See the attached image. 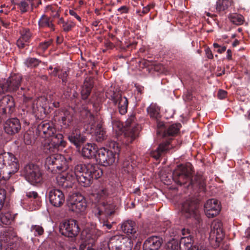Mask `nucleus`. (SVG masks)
<instances>
[{"instance_id":"7c9ffc66","label":"nucleus","mask_w":250,"mask_h":250,"mask_svg":"<svg viewBox=\"0 0 250 250\" xmlns=\"http://www.w3.org/2000/svg\"><path fill=\"white\" fill-rule=\"evenodd\" d=\"M87 169L90 171L91 176H92V179L95 178L97 179L101 177L103 174V170L99 167L98 165L93 164H88Z\"/></svg>"},{"instance_id":"6ab92c4d","label":"nucleus","mask_w":250,"mask_h":250,"mask_svg":"<svg viewBox=\"0 0 250 250\" xmlns=\"http://www.w3.org/2000/svg\"><path fill=\"white\" fill-rule=\"evenodd\" d=\"M113 206L103 202L96 206L93 209V212L96 216L99 218L103 213L107 216H110L114 213Z\"/></svg>"},{"instance_id":"473e14b6","label":"nucleus","mask_w":250,"mask_h":250,"mask_svg":"<svg viewBox=\"0 0 250 250\" xmlns=\"http://www.w3.org/2000/svg\"><path fill=\"white\" fill-rule=\"evenodd\" d=\"M181 125L179 124H173L169 126V127L164 131V136H174L177 134L180 129Z\"/></svg>"},{"instance_id":"c03bdc74","label":"nucleus","mask_w":250,"mask_h":250,"mask_svg":"<svg viewBox=\"0 0 250 250\" xmlns=\"http://www.w3.org/2000/svg\"><path fill=\"white\" fill-rule=\"evenodd\" d=\"M16 236V234L15 232L11 233L9 231H6L2 235V239L5 242L10 243L11 240Z\"/></svg>"},{"instance_id":"37998d69","label":"nucleus","mask_w":250,"mask_h":250,"mask_svg":"<svg viewBox=\"0 0 250 250\" xmlns=\"http://www.w3.org/2000/svg\"><path fill=\"white\" fill-rule=\"evenodd\" d=\"M93 79L89 77V78H87L85 80L82 87L84 89H88L90 91H91V89L93 88Z\"/></svg>"},{"instance_id":"c9c22d12","label":"nucleus","mask_w":250,"mask_h":250,"mask_svg":"<svg viewBox=\"0 0 250 250\" xmlns=\"http://www.w3.org/2000/svg\"><path fill=\"white\" fill-rule=\"evenodd\" d=\"M229 19L231 22L237 25H242L244 22V18L240 14L236 13L231 14L229 16Z\"/></svg>"},{"instance_id":"bb28decb","label":"nucleus","mask_w":250,"mask_h":250,"mask_svg":"<svg viewBox=\"0 0 250 250\" xmlns=\"http://www.w3.org/2000/svg\"><path fill=\"white\" fill-rule=\"evenodd\" d=\"M139 130L137 127L127 129L124 133V142L126 145L131 143L138 136Z\"/></svg>"},{"instance_id":"680f3d73","label":"nucleus","mask_w":250,"mask_h":250,"mask_svg":"<svg viewBox=\"0 0 250 250\" xmlns=\"http://www.w3.org/2000/svg\"><path fill=\"white\" fill-rule=\"evenodd\" d=\"M69 13L74 16L75 18H76V19H77L79 21H81V17L78 16L77 13L75 12V11H74L73 10H71V9H69Z\"/></svg>"},{"instance_id":"72a5a7b5","label":"nucleus","mask_w":250,"mask_h":250,"mask_svg":"<svg viewBox=\"0 0 250 250\" xmlns=\"http://www.w3.org/2000/svg\"><path fill=\"white\" fill-rule=\"evenodd\" d=\"M40 28L53 27V24L51 19L45 15H43L38 22Z\"/></svg>"},{"instance_id":"0e129e2a","label":"nucleus","mask_w":250,"mask_h":250,"mask_svg":"<svg viewBox=\"0 0 250 250\" xmlns=\"http://www.w3.org/2000/svg\"><path fill=\"white\" fill-rule=\"evenodd\" d=\"M86 115L90 118L92 125H93L96 118L89 111H87Z\"/></svg>"},{"instance_id":"09e8293b","label":"nucleus","mask_w":250,"mask_h":250,"mask_svg":"<svg viewBox=\"0 0 250 250\" xmlns=\"http://www.w3.org/2000/svg\"><path fill=\"white\" fill-rule=\"evenodd\" d=\"M227 1L226 0H219L216 4V9L219 11H224L227 8Z\"/></svg>"},{"instance_id":"39448f33","label":"nucleus","mask_w":250,"mask_h":250,"mask_svg":"<svg viewBox=\"0 0 250 250\" xmlns=\"http://www.w3.org/2000/svg\"><path fill=\"white\" fill-rule=\"evenodd\" d=\"M4 167L8 174H14L19 170L18 160L13 154L8 152L0 154V169Z\"/></svg>"},{"instance_id":"4d7b16f0","label":"nucleus","mask_w":250,"mask_h":250,"mask_svg":"<svg viewBox=\"0 0 250 250\" xmlns=\"http://www.w3.org/2000/svg\"><path fill=\"white\" fill-rule=\"evenodd\" d=\"M227 91L224 90H219L217 94L218 98L220 99H223L227 97Z\"/></svg>"},{"instance_id":"338daca9","label":"nucleus","mask_w":250,"mask_h":250,"mask_svg":"<svg viewBox=\"0 0 250 250\" xmlns=\"http://www.w3.org/2000/svg\"><path fill=\"white\" fill-rule=\"evenodd\" d=\"M226 49L227 48L225 46H221L220 48L217 49V52L219 54H221L224 52L226 50Z\"/></svg>"},{"instance_id":"69168bd1","label":"nucleus","mask_w":250,"mask_h":250,"mask_svg":"<svg viewBox=\"0 0 250 250\" xmlns=\"http://www.w3.org/2000/svg\"><path fill=\"white\" fill-rule=\"evenodd\" d=\"M232 52L230 49H228L227 51V59L230 61L232 60Z\"/></svg>"},{"instance_id":"c85d7f7f","label":"nucleus","mask_w":250,"mask_h":250,"mask_svg":"<svg viewBox=\"0 0 250 250\" xmlns=\"http://www.w3.org/2000/svg\"><path fill=\"white\" fill-rule=\"evenodd\" d=\"M193 239L190 236L183 237L181 238L180 243L179 247L181 250H190L194 247H196L195 246H193Z\"/></svg>"},{"instance_id":"6e6d98bb","label":"nucleus","mask_w":250,"mask_h":250,"mask_svg":"<svg viewBox=\"0 0 250 250\" xmlns=\"http://www.w3.org/2000/svg\"><path fill=\"white\" fill-rule=\"evenodd\" d=\"M75 24L72 22H67L65 24H63V31H70L73 27H74Z\"/></svg>"},{"instance_id":"ea45409f","label":"nucleus","mask_w":250,"mask_h":250,"mask_svg":"<svg viewBox=\"0 0 250 250\" xmlns=\"http://www.w3.org/2000/svg\"><path fill=\"white\" fill-rule=\"evenodd\" d=\"M40 61L34 58H28L26 59L24 63L27 67H34L38 66L40 63Z\"/></svg>"},{"instance_id":"f03ea898","label":"nucleus","mask_w":250,"mask_h":250,"mask_svg":"<svg viewBox=\"0 0 250 250\" xmlns=\"http://www.w3.org/2000/svg\"><path fill=\"white\" fill-rule=\"evenodd\" d=\"M107 245L109 250H131L133 242L127 236L116 234L109 239Z\"/></svg>"},{"instance_id":"bf43d9fd","label":"nucleus","mask_w":250,"mask_h":250,"mask_svg":"<svg viewBox=\"0 0 250 250\" xmlns=\"http://www.w3.org/2000/svg\"><path fill=\"white\" fill-rule=\"evenodd\" d=\"M205 52L206 56L208 59H212L213 58V55L209 48H207L205 49Z\"/></svg>"},{"instance_id":"4c0bfd02","label":"nucleus","mask_w":250,"mask_h":250,"mask_svg":"<svg viewBox=\"0 0 250 250\" xmlns=\"http://www.w3.org/2000/svg\"><path fill=\"white\" fill-rule=\"evenodd\" d=\"M20 9L21 13L27 11L29 6V1L28 0H22L20 2L15 3Z\"/></svg>"},{"instance_id":"7ed1b4c3","label":"nucleus","mask_w":250,"mask_h":250,"mask_svg":"<svg viewBox=\"0 0 250 250\" xmlns=\"http://www.w3.org/2000/svg\"><path fill=\"white\" fill-rule=\"evenodd\" d=\"M67 206L70 210L79 213L85 211L87 203L83 196L75 192L69 195L67 199Z\"/></svg>"},{"instance_id":"412c9836","label":"nucleus","mask_w":250,"mask_h":250,"mask_svg":"<svg viewBox=\"0 0 250 250\" xmlns=\"http://www.w3.org/2000/svg\"><path fill=\"white\" fill-rule=\"evenodd\" d=\"M162 239L159 237L152 236L147 238L143 244L144 250H158L161 246Z\"/></svg>"},{"instance_id":"de8ad7c7","label":"nucleus","mask_w":250,"mask_h":250,"mask_svg":"<svg viewBox=\"0 0 250 250\" xmlns=\"http://www.w3.org/2000/svg\"><path fill=\"white\" fill-rule=\"evenodd\" d=\"M222 224L219 221H214L211 225V228L214 230H216V233H218L219 232H221L223 233V231L221 229Z\"/></svg>"},{"instance_id":"2f4dec72","label":"nucleus","mask_w":250,"mask_h":250,"mask_svg":"<svg viewBox=\"0 0 250 250\" xmlns=\"http://www.w3.org/2000/svg\"><path fill=\"white\" fill-rule=\"evenodd\" d=\"M107 155H106V157L104 159H106L105 161L102 162V164L104 166H108L113 164L116 160V155H118L117 152H113L112 150H108Z\"/></svg>"},{"instance_id":"393cba45","label":"nucleus","mask_w":250,"mask_h":250,"mask_svg":"<svg viewBox=\"0 0 250 250\" xmlns=\"http://www.w3.org/2000/svg\"><path fill=\"white\" fill-rule=\"evenodd\" d=\"M94 137L98 142H102L106 139V131L103 127V123L101 120L98 121L96 124Z\"/></svg>"},{"instance_id":"58836bf2","label":"nucleus","mask_w":250,"mask_h":250,"mask_svg":"<svg viewBox=\"0 0 250 250\" xmlns=\"http://www.w3.org/2000/svg\"><path fill=\"white\" fill-rule=\"evenodd\" d=\"M38 128L40 131L42 132L44 134H47L48 131L52 129L50 124L46 121L42 122L39 125Z\"/></svg>"},{"instance_id":"8fccbe9b","label":"nucleus","mask_w":250,"mask_h":250,"mask_svg":"<svg viewBox=\"0 0 250 250\" xmlns=\"http://www.w3.org/2000/svg\"><path fill=\"white\" fill-rule=\"evenodd\" d=\"M6 198V191L3 189H0V210L2 208Z\"/></svg>"},{"instance_id":"0eeeda50","label":"nucleus","mask_w":250,"mask_h":250,"mask_svg":"<svg viewBox=\"0 0 250 250\" xmlns=\"http://www.w3.org/2000/svg\"><path fill=\"white\" fill-rule=\"evenodd\" d=\"M23 172L26 179L32 185L40 183L42 180V172L37 165H27L24 167Z\"/></svg>"},{"instance_id":"ddd939ff","label":"nucleus","mask_w":250,"mask_h":250,"mask_svg":"<svg viewBox=\"0 0 250 250\" xmlns=\"http://www.w3.org/2000/svg\"><path fill=\"white\" fill-rule=\"evenodd\" d=\"M63 228L65 230V232H63V235L68 237H76L80 231L77 221L74 219H69L64 222Z\"/></svg>"},{"instance_id":"a19ab883","label":"nucleus","mask_w":250,"mask_h":250,"mask_svg":"<svg viewBox=\"0 0 250 250\" xmlns=\"http://www.w3.org/2000/svg\"><path fill=\"white\" fill-rule=\"evenodd\" d=\"M130 159L128 158L124 160L123 163V168L125 171L127 173L131 172L133 169V165L130 162Z\"/></svg>"},{"instance_id":"a878e982","label":"nucleus","mask_w":250,"mask_h":250,"mask_svg":"<svg viewBox=\"0 0 250 250\" xmlns=\"http://www.w3.org/2000/svg\"><path fill=\"white\" fill-rule=\"evenodd\" d=\"M97 147L95 144L87 143L82 149V155L83 157L90 159L95 158Z\"/></svg>"},{"instance_id":"5701e85b","label":"nucleus","mask_w":250,"mask_h":250,"mask_svg":"<svg viewBox=\"0 0 250 250\" xmlns=\"http://www.w3.org/2000/svg\"><path fill=\"white\" fill-rule=\"evenodd\" d=\"M69 140L73 143L77 147H78L82 143L86 141L84 136L81 134L80 128L76 127L68 136Z\"/></svg>"},{"instance_id":"aec40b11","label":"nucleus","mask_w":250,"mask_h":250,"mask_svg":"<svg viewBox=\"0 0 250 250\" xmlns=\"http://www.w3.org/2000/svg\"><path fill=\"white\" fill-rule=\"evenodd\" d=\"M189 185L194 188L205 191L206 187V179L202 174L197 173L191 178L190 182L187 186L188 187Z\"/></svg>"},{"instance_id":"20e7f679","label":"nucleus","mask_w":250,"mask_h":250,"mask_svg":"<svg viewBox=\"0 0 250 250\" xmlns=\"http://www.w3.org/2000/svg\"><path fill=\"white\" fill-rule=\"evenodd\" d=\"M192 170L190 166L180 165L177 167L173 172V179L179 185H186L190 182Z\"/></svg>"},{"instance_id":"2eb2a0df","label":"nucleus","mask_w":250,"mask_h":250,"mask_svg":"<svg viewBox=\"0 0 250 250\" xmlns=\"http://www.w3.org/2000/svg\"><path fill=\"white\" fill-rule=\"evenodd\" d=\"M62 159L61 154L52 155L47 157L46 158L45 161V167L48 170L50 169L51 171H53L54 169L51 167L50 166L56 165V172L58 173V175H62L61 173L62 169Z\"/></svg>"},{"instance_id":"a211bd4d","label":"nucleus","mask_w":250,"mask_h":250,"mask_svg":"<svg viewBox=\"0 0 250 250\" xmlns=\"http://www.w3.org/2000/svg\"><path fill=\"white\" fill-rule=\"evenodd\" d=\"M15 104L12 97L6 95L0 100V113L5 114L13 111Z\"/></svg>"},{"instance_id":"9b49d317","label":"nucleus","mask_w":250,"mask_h":250,"mask_svg":"<svg viewBox=\"0 0 250 250\" xmlns=\"http://www.w3.org/2000/svg\"><path fill=\"white\" fill-rule=\"evenodd\" d=\"M205 212L208 218H213L217 216L221 210L220 202L214 199L208 200L204 205Z\"/></svg>"},{"instance_id":"c756f323","label":"nucleus","mask_w":250,"mask_h":250,"mask_svg":"<svg viewBox=\"0 0 250 250\" xmlns=\"http://www.w3.org/2000/svg\"><path fill=\"white\" fill-rule=\"evenodd\" d=\"M147 112L151 118L157 119L160 117V107L157 104L152 103L147 108Z\"/></svg>"},{"instance_id":"423d86ee","label":"nucleus","mask_w":250,"mask_h":250,"mask_svg":"<svg viewBox=\"0 0 250 250\" xmlns=\"http://www.w3.org/2000/svg\"><path fill=\"white\" fill-rule=\"evenodd\" d=\"M21 74H14L6 80L0 81V94L17 90L21 84Z\"/></svg>"},{"instance_id":"864d4df0","label":"nucleus","mask_w":250,"mask_h":250,"mask_svg":"<svg viewBox=\"0 0 250 250\" xmlns=\"http://www.w3.org/2000/svg\"><path fill=\"white\" fill-rule=\"evenodd\" d=\"M90 93H91V91H90L88 89H84L82 87V90H81L82 98L83 100L86 99L89 96Z\"/></svg>"},{"instance_id":"a18cd8bd","label":"nucleus","mask_w":250,"mask_h":250,"mask_svg":"<svg viewBox=\"0 0 250 250\" xmlns=\"http://www.w3.org/2000/svg\"><path fill=\"white\" fill-rule=\"evenodd\" d=\"M0 220L1 222L4 225H8L10 223V214L7 213H0Z\"/></svg>"},{"instance_id":"052dcab7","label":"nucleus","mask_w":250,"mask_h":250,"mask_svg":"<svg viewBox=\"0 0 250 250\" xmlns=\"http://www.w3.org/2000/svg\"><path fill=\"white\" fill-rule=\"evenodd\" d=\"M129 9L126 6H123L118 9V11L123 13H127L128 12Z\"/></svg>"},{"instance_id":"3c124183","label":"nucleus","mask_w":250,"mask_h":250,"mask_svg":"<svg viewBox=\"0 0 250 250\" xmlns=\"http://www.w3.org/2000/svg\"><path fill=\"white\" fill-rule=\"evenodd\" d=\"M102 225V227L105 229H110L112 228L113 225L114 224V222H110L108 220H103L101 221L100 222Z\"/></svg>"},{"instance_id":"13d9d810","label":"nucleus","mask_w":250,"mask_h":250,"mask_svg":"<svg viewBox=\"0 0 250 250\" xmlns=\"http://www.w3.org/2000/svg\"><path fill=\"white\" fill-rule=\"evenodd\" d=\"M55 11L53 12L52 16L54 18H58L60 17V13L62 12V9L61 7H60L57 9H54Z\"/></svg>"},{"instance_id":"4be33fe9","label":"nucleus","mask_w":250,"mask_h":250,"mask_svg":"<svg viewBox=\"0 0 250 250\" xmlns=\"http://www.w3.org/2000/svg\"><path fill=\"white\" fill-rule=\"evenodd\" d=\"M62 143V134L58 133L52 137L51 142L44 145V150L46 153L54 152V149L57 148Z\"/></svg>"},{"instance_id":"cd10ccee","label":"nucleus","mask_w":250,"mask_h":250,"mask_svg":"<svg viewBox=\"0 0 250 250\" xmlns=\"http://www.w3.org/2000/svg\"><path fill=\"white\" fill-rule=\"evenodd\" d=\"M31 37V33L28 29H24L21 32L20 38L17 41L19 48H22L27 44Z\"/></svg>"},{"instance_id":"f3484780","label":"nucleus","mask_w":250,"mask_h":250,"mask_svg":"<svg viewBox=\"0 0 250 250\" xmlns=\"http://www.w3.org/2000/svg\"><path fill=\"white\" fill-rule=\"evenodd\" d=\"M21 129V125L17 118L8 119L4 125V129L5 132L9 135L17 133Z\"/></svg>"},{"instance_id":"49530a36","label":"nucleus","mask_w":250,"mask_h":250,"mask_svg":"<svg viewBox=\"0 0 250 250\" xmlns=\"http://www.w3.org/2000/svg\"><path fill=\"white\" fill-rule=\"evenodd\" d=\"M168 250H178L180 249L179 243L175 240H172L167 244Z\"/></svg>"},{"instance_id":"603ef678","label":"nucleus","mask_w":250,"mask_h":250,"mask_svg":"<svg viewBox=\"0 0 250 250\" xmlns=\"http://www.w3.org/2000/svg\"><path fill=\"white\" fill-rule=\"evenodd\" d=\"M97 197L99 199L104 198L107 195V191L105 188H101L96 193Z\"/></svg>"},{"instance_id":"79ce46f5","label":"nucleus","mask_w":250,"mask_h":250,"mask_svg":"<svg viewBox=\"0 0 250 250\" xmlns=\"http://www.w3.org/2000/svg\"><path fill=\"white\" fill-rule=\"evenodd\" d=\"M31 231L33 232L35 235H42L44 233L43 228L40 225H32L31 227Z\"/></svg>"},{"instance_id":"e433bc0d","label":"nucleus","mask_w":250,"mask_h":250,"mask_svg":"<svg viewBox=\"0 0 250 250\" xmlns=\"http://www.w3.org/2000/svg\"><path fill=\"white\" fill-rule=\"evenodd\" d=\"M77 181L81 184L82 186L87 187L89 186L92 183V176L87 175L83 176L80 175V177L77 179Z\"/></svg>"},{"instance_id":"774afa93","label":"nucleus","mask_w":250,"mask_h":250,"mask_svg":"<svg viewBox=\"0 0 250 250\" xmlns=\"http://www.w3.org/2000/svg\"><path fill=\"white\" fill-rule=\"evenodd\" d=\"M245 237L248 239H250V228H248L245 232Z\"/></svg>"},{"instance_id":"f8f14e48","label":"nucleus","mask_w":250,"mask_h":250,"mask_svg":"<svg viewBox=\"0 0 250 250\" xmlns=\"http://www.w3.org/2000/svg\"><path fill=\"white\" fill-rule=\"evenodd\" d=\"M43 100L42 98L33 100L30 97H25L23 101L25 106L28 108V111H32L37 116L39 113L44 111L43 105L41 104Z\"/></svg>"},{"instance_id":"dca6fc26","label":"nucleus","mask_w":250,"mask_h":250,"mask_svg":"<svg viewBox=\"0 0 250 250\" xmlns=\"http://www.w3.org/2000/svg\"><path fill=\"white\" fill-rule=\"evenodd\" d=\"M182 212L187 218L196 216L198 213L197 205L190 200H187L182 205Z\"/></svg>"},{"instance_id":"e2e57ef3","label":"nucleus","mask_w":250,"mask_h":250,"mask_svg":"<svg viewBox=\"0 0 250 250\" xmlns=\"http://www.w3.org/2000/svg\"><path fill=\"white\" fill-rule=\"evenodd\" d=\"M26 195L29 198H36L38 196V193L35 191L29 192L26 193Z\"/></svg>"},{"instance_id":"6e6552de","label":"nucleus","mask_w":250,"mask_h":250,"mask_svg":"<svg viewBox=\"0 0 250 250\" xmlns=\"http://www.w3.org/2000/svg\"><path fill=\"white\" fill-rule=\"evenodd\" d=\"M62 175H59L56 177V186L55 188L49 192V200L51 204L55 207L61 206L62 199Z\"/></svg>"},{"instance_id":"5fc2aeb1","label":"nucleus","mask_w":250,"mask_h":250,"mask_svg":"<svg viewBox=\"0 0 250 250\" xmlns=\"http://www.w3.org/2000/svg\"><path fill=\"white\" fill-rule=\"evenodd\" d=\"M51 43V42L50 41H48L44 42H41L39 45V48L42 50L44 51L48 48Z\"/></svg>"},{"instance_id":"9d476101","label":"nucleus","mask_w":250,"mask_h":250,"mask_svg":"<svg viewBox=\"0 0 250 250\" xmlns=\"http://www.w3.org/2000/svg\"><path fill=\"white\" fill-rule=\"evenodd\" d=\"M122 231L125 233L133 241L136 240L138 233H137L138 227L135 222L127 220L122 223L120 225Z\"/></svg>"},{"instance_id":"4468645a","label":"nucleus","mask_w":250,"mask_h":250,"mask_svg":"<svg viewBox=\"0 0 250 250\" xmlns=\"http://www.w3.org/2000/svg\"><path fill=\"white\" fill-rule=\"evenodd\" d=\"M103 232L97 229H85L81 234L82 239L89 244H93L99 237L103 234Z\"/></svg>"},{"instance_id":"b1692460","label":"nucleus","mask_w":250,"mask_h":250,"mask_svg":"<svg viewBox=\"0 0 250 250\" xmlns=\"http://www.w3.org/2000/svg\"><path fill=\"white\" fill-rule=\"evenodd\" d=\"M170 141H166L163 143L160 144L155 150L152 151L150 155L151 156L155 159L156 160L159 159L162 153L167 152L170 149Z\"/></svg>"},{"instance_id":"1a4fd4ad","label":"nucleus","mask_w":250,"mask_h":250,"mask_svg":"<svg viewBox=\"0 0 250 250\" xmlns=\"http://www.w3.org/2000/svg\"><path fill=\"white\" fill-rule=\"evenodd\" d=\"M109 98L111 99L115 104L118 105L119 112L124 115L127 112L128 107V100L125 97H123L120 91H112L111 94L107 93Z\"/></svg>"},{"instance_id":"f704fd0d","label":"nucleus","mask_w":250,"mask_h":250,"mask_svg":"<svg viewBox=\"0 0 250 250\" xmlns=\"http://www.w3.org/2000/svg\"><path fill=\"white\" fill-rule=\"evenodd\" d=\"M108 150V149L104 147L98 149L95 156L97 161L99 162L101 164H102V162H104V161H105L106 159H104L106 157V155H107V152Z\"/></svg>"},{"instance_id":"f257e3e1","label":"nucleus","mask_w":250,"mask_h":250,"mask_svg":"<svg viewBox=\"0 0 250 250\" xmlns=\"http://www.w3.org/2000/svg\"><path fill=\"white\" fill-rule=\"evenodd\" d=\"M74 162L70 157L64 158L63 160V187L66 188H72L76 180L83 175V173L87 169L88 164L86 165L79 164L75 167L74 171L72 168Z\"/></svg>"}]
</instances>
